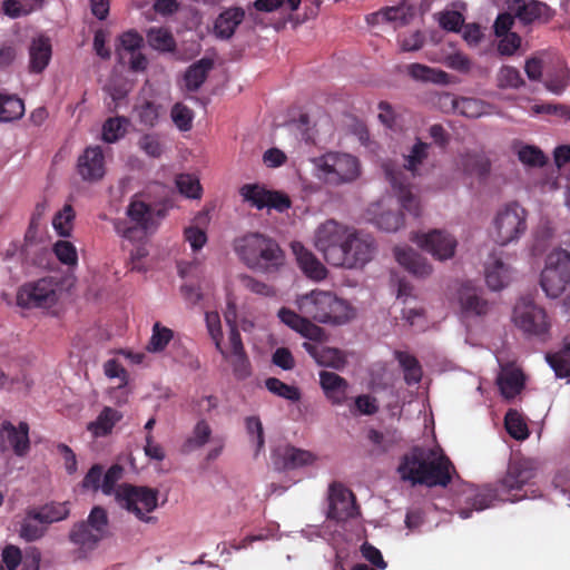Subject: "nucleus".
Instances as JSON below:
<instances>
[{"mask_svg": "<svg viewBox=\"0 0 570 570\" xmlns=\"http://www.w3.org/2000/svg\"><path fill=\"white\" fill-rule=\"evenodd\" d=\"M24 114V104L16 96L0 94V122L20 119Z\"/></svg>", "mask_w": 570, "mask_h": 570, "instance_id": "obj_42", "label": "nucleus"}, {"mask_svg": "<svg viewBox=\"0 0 570 570\" xmlns=\"http://www.w3.org/2000/svg\"><path fill=\"white\" fill-rule=\"evenodd\" d=\"M315 176L325 185L340 187L356 181L362 167L357 157L341 151H328L313 160Z\"/></svg>", "mask_w": 570, "mask_h": 570, "instance_id": "obj_6", "label": "nucleus"}, {"mask_svg": "<svg viewBox=\"0 0 570 570\" xmlns=\"http://www.w3.org/2000/svg\"><path fill=\"white\" fill-rule=\"evenodd\" d=\"M59 298V284L53 278H41L22 286L17 295L19 306L49 308Z\"/></svg>", "mask_w": 570, "mask_h": 570, "instance_id": "obj_14", "label": "nucleus"}, {"mask_svg": "<svg viewBox=\"0 0 570 570\" xmlns=\"http://www.w3.org/2000/svg\"><path fill=\"white\" fill-rule=\"evenodd\" d=\"M173 336L174 332L170 328L163 326L159 322H156L153 326V334L147 346L148 351H164Z\"/></svg>", "mask_w": 570, "mask_h": 570, "instance_id": "obj_51", "label": "nucleus"}, {"mask_svg": "<svg viewBox=\"0 0 570 570\" xmlns=\"http://www.w3.org/2000/svg\"><path fill=\"white\" fill-rule=\"evenodd\" d=\"M176 187L181 195L191 199L202 197L203 188L198 177L191 174H179L176 179Z\"/></svg>", "mask_w": 570, "mask_h": 570, "instance_id": "obj_49", "label": "nucleus"}, {"mask_svg": "<svg viewBox=\"0 0 570 570\" xmlns=\"http://www.w3.org/2000/svg\"><path fill=\"white\" fill-rule=\"evenodd\" d=\"M540 285L548 297L558 298L570 285V253L562 248L550 252L541 272Z\"/></svg>", "mask_w": 570, "mask_h": 570, "instance_id": "obj_9", "label": "nucleus"}, {"mask_svg": "<svg viewBox=\"0 0 570 570\" xmlns=\"http://www.w3.org/2000/svg\"><path fill=\"white\" fill-rule=\"evenodd\" d=\"M127 214L132 225L121 230L122 235L127 239L137 240L157 228L167 215V207L164 204L150 205L134 199L128 206Z\"/></svg>", "mask_w": 570, "mask_h": 570, "instance_id": "obj_11", "label": "nucleus"}, {"mask_svg": "<svg viewBox=\"0 0 570 570\" xmlns=\"http://www.w3.org/2000/svg\"><path fill=\"white\" fill-rule=\"evenodd\" d=\"M537 464L528 458H513L508 464L505 474L495 484L483 487L470 485L463 493L464 507L458 509L462 519H468L473 511H483L492 507L494 501L515 502L524 498L518 492L529 484L537 475Z\"/></svg>", "mask_w": 570, "mask_h": 570, "instance_id": "obj_1", "label": "nucleus"}, {"mask_svg": "<svg viewBox=\"0 0 570 570\" xmlns=\"http://www.w3.org/2000/svg\"><path fill=\"white\" fill-rule=\"evenodd\" d=\"M395 358L400 363L403 372H404V381L407 385L417 384L422 379V367L417 358L402 351L395 352Z\"/></svg>", "mask_w": 570, "mask_h": 570, "instance_id": "obj_39", "label": "nucleus"}, {"mask_svg": "<svg viewBox=\"0 0 570 570\" xmlns=\"http://www.w3.org/2000/svg\"><path fill=\"white\" fill-rule=\"evenodd\" d=\"M512 268L500 257L491 255L485 264V282L490 289L500 291L505 287L512 278Z\"/></svg>", "mask_w": 570, "mask_h": 570, "instance_id": "obj_30", "label": "nucleus"}, {"mask_svg": "<svg viewBox=\"0 0 570 570\" xmlns=\"http://www.w3.org/2000/svg\"><path fill=\"white\" fill-rule=\"evenodd\" d=\"M515 325L528 334L542 335L549 330L546 311L533 303L518 304L513 309Z\"/></svg>", "mask_w": 570, "mask_h": 570, "instance_id": "obj_20", "label": "nucleus"}, {"mask_svg": "<svg viewBox=\"0 0 570 570\" xmlns=\"http://www.w3.org/2000/svg\"><path fill=\"white\" fill-rule=\"evenodd\" d=\"M328 509L326 517L343 522L358 514V505L354 493L341 482H332L327 493Z\"/></svg>", "mask_w": 570, "mask_h": 570, "instance_id": "obj_17", "label": "nucleus"}, {"mask_svg": "<svg viewBox=\"0 0 570 570\" xmlns=\"http://www.w3.org/2000/svg\"><path fill=\"white\" fill-rule=\"evenodd\" d=\"M38 0H6L3 1V12L11 18H19L30 13Z\"/></svg>", "mask_w": 570, "mask_h": 570, "instance_id": "obj_56", "label": "nucleus"}, {"mask_svg": "<svg viewBox=\"0 0 570 570\" xmlns=\"http://www.w3.org/2000/svg\"><path fill=\"white\" fill-rule=\"evenodd\" d=\"M239 279H240L242 285L246 289H248L249 292H252L254 294H257L261 296H266V297L275 296V294H276L275 289L271 285H268L262 281H258L253 276L242 275L239 277Z\"/></svg>", "mask_w": 570, "mask_h": 570, "instance_id": "obj_62", "label": "nucleus"}, {"mask_svg": "<svg viewBox=\"0 0 570 570\" xmlns=\"http://www.w3.org/2000/svg\"><path fill=\"white\" fill-rule=\"evenodd\" d=\"M81 488L85 491L97 492L101 490L104 493H107V472H105L104 466L100 464L92 465L86 473Z\"/></svg>", "mask_w": 570, "mask_h": 570, "instance_id": "obj_45", "label": "nucleus"}, {"mask_svg": "<svg viewBox=\"0 0 570 570\" xmlns=\"http://www.w3.org/2000/svg\"><path fill=\"white\" fill-rule=\"evenodd\" d=\"M302 346L321 366L332 367L335 370H341L345 366V355L338 348L318 345L311 342H304Z\"/></svg>", "mask_w": 570, "mask_h": 570, "instance_id": "obj_29", "label": "nucleus"}, {"mask_svg": "<svg viewBox=\"0 0 570 570\" xmlns=\"http://www.w3.org/2000/svg\"><path fill=\"white\" fill-rule=\"evenodd\" d=\"M320 384L332 404L341 405L345 402L348 387L345 379L334 372L322 371L320 373Z\"/></svg>", "mask_w": 570, "mask_h": 570, "instance_id": "obj_33", "label": "nucleus"}, {"mask_svg": "<svg viewBox=\"0 0 570 570\" xmlns=\"http://www.w3.org/2000/svg\"><path fill=\"white\" fill-rule=\"evenodd\" d=\"M497 50L501 56H513L521 47V37L517 32H510L498 37Z\"/></svg>", "mask_w": 570, "mask_h": 570, "instance_id": "obj_60", "label": "nucleus"}, {"mask_svg": "<svg viewBox=\"0 0 570 570\" xmlns=\"http://www.w3.org/2000/svg\"><path fill=\"white\" fill-rule=\"evenodd\" d=\"M301 0H256L254 7L258 11L273 12L282 7H286L291 11L299 8Z\"/></svg>", "mask_w": 570, "mask_h": 570, "instance_id": "obj_63", "label": "nucleus"}, {"mask_svg": "<svg viewBox=\"0 0 570 570\" xmlns=\"http://www.w3.org/2000/svg\"><path fill=\"white\" fill-rule=\"evenodd\" d=\"M518 156L519 160L528 166L542 167L547 164V157L544 156L543 151L535 146H523L519 150Z\"/></svg>", "mask_w": 570, "mask_h": 570, "instance_id": "obj_57", "label": "nucleus"}, {"mask_svg": "<svg viewBox=\"0 0 570 570\" xmlns=\"http://www.w3.org/2000/svg\"><path fill=\"white\" fill-rule=\"evenodd\" d=\"M138 116L144 125L153 127L159 117V106L153 101L145 100L138 107Z\"/></svg>", "mask_w": 570, "mask_h": 570, "instance_id": "obj_64", "label": "nucleus"}, {"mask_svg": "<svg viewBox=\"0 0 570 570\" xmlns=\"http://www.w3.org/2000/svg\"><path fill=\"white\" fill-rule=\"evenodd\" d=\"M210 435L212 429L209 424L205 420H200L194 428L193 436L185 442L184 449L186 451L199 449L208 442Z\"/></svg>", "mask_w": 570, "mask_h": 570, "instance_id": "obj_52", "label": "nucleus"}, {"mask_svg": "<svg viewBox=\"0 0 570 570\" xmlns=\"http://www.w3.org/2000/svg\"><path fill=\"white\" fill-rule=\"evenodd\" d=\"M244 18L245 11L239 7L224 10L215 20V35L220 39H229L235 33L236 28L243 22Z\"/></svg>", "mask_w": 570, "mask_h": 570, "instance_id": "obj_34", "label": "nucleus"}, {"mask_svg": "<svg viewBox=\"0 0 570 570\" xmlns=\"http://www.w3.org/2000/svg\"><path fill=\"white\" fill-rule=\"evenodd\" d=\"M298 311L318 323L342 325L354 317V308L332 292L314 289L296 301Z\"/></svg>", "mask_w": 570, "mask_h": 570, "instance_id": "obj_4", "label": "nucleus"}, {"mask_svg": "<svg viewBox=\"0 0 570 570\" xmlns=\"http://www.w3.org/2000/svg\"><path fill=\"white\" fill-rule=\"evenodd\" d=\"M70 513L69 502H50L38 509L31 510V515L46 527L62 521Z\"/></svg>", "mask_w": 570, "mask_h": 570, "instance_id": "obj_35", "label": "nucleus"}, {"mask_svg": "<svg viewBox=\"0 0 570 570\" xmlns=\"http://www.w3.org/2000/svg\"><path fill=\"white\" fill-rule=\"evenodd\" d=\"M351 235L347 245H345L338 267L350 269L362 268L373 258L375 240L371 235L357 230L354 227Z\"/></svg>", "mask_w": 570, "mask_h": 570, "instance_id": "obj_15", "label": "nucleus"}, {"mask_svg": "<svg viewBox=\"0 0 570 570\" xmlns=\"http://www.w3.org/2000/svg\"><path fill=\"white\" fill-rule=\"evenodd\" d=\"M146 37L149 46L156 50L170 52L176 48V41L166 28L153 27L147 31Z\"/></svg>", "mask_w": 570, "mask_h": 570, "instance_id": "obj_43", "label": "nucleus"}, {"mask_svg": "<svg viewBox=\"0 0 570 570\" xmlns=\"http://www.w3.org/2000/svg\"><path fill=\"white\" fill-rule=\"evenodd\" d=\"M52 48L48 37L42 35L32 39L29 47V69L31 72H42L51 59Z\"/></svg>", "mask_w": 570, "mask_h": 570, "instance_id": "obj_32", "label": "nucleus"}, {"mask_svg": "<svg viewBox=\"0 0 570 570\" xmlns=\"http://www.w3.org/2000/svg\"><path fill=\"white\" fill-rule=\"evenodd\" d=\"M497 80L498 86L502 89H518L524 83L520 71L511 66H503L498 72Z\"/></svg>", "mask_w": 570, "mask_h": 570, "instance_id": "obj_55", "label": "nucleus"}, {"mask_svg": "<svg viewBox=\"0 0 570 570\" xmlns=\"http://www.w3.org/2000/svg\"><path fill=\"white\" fill-rule=\"evenodd\" d=\"M236 308L234 304H228L225 313L226 323L229 326L228 348L222 346L217 350L222 357L230 365L234 376L244 381L252 375V364L245 351L239 330L236 324Z\"/></svg>", "mask_w": 570, "mask_h": 570, "instance_id": "obj_10", "label": "nucleus"}, {"mask_svg": "<svg viewBox=\"0 0 570 570\" xmlns=\"http://www.w3.org/2000/svg\"><path fill=\"white\" fill-rule=\"evenodd\" d=\"M77 173L87 183L101 180L106 173L104 150L98 146L86 148L77 160Z\"/></svg>", "mask_w": 570, "mask_h": 570, "instance_id": "obj_22", "label": "nucleus"}, {"mask_svg": "<svg viewBox=\"0 0 570 570\" xmlns=\"http://www.w3.org/2000/svg\"><path fill=\"white\" fill-rule=\"evenodd\" d=\"M397 472L403 481L412 485L446 488L455 468L442 449L415 445L401 458Z\"/></svg>", "mask_w": 570, "mask_h": 570, "instance_id": "obj_2", "label": "nucleus"}, {"mask_svg": "<svg viewBox=\"0 0 570 570\" xmlns=\"http://www.w3.org/2000/svg\"><path fill=\"white\" fill-rule=\"evenodd\" d=\"M461 313L465 317L482 316L489 312V303L470 282L463 283L458 291Z\"/></svg>", "mask_w": 570, "mask_h": 570, "instance_id": "obj_25", "label": "nucleus"}, {"mask_svg": "<svg viewBox=\"0 0 570 570\" xmlns=\"http://www.w3.org/2000/svg\"><path fill=\"white\" fill-rule=\"evenodd\" d=\"M429 148V144L417 141L406 156L403 169L389 164L384 166L386 178L393 190L397 194L401 207L414 217L421 215V205L417 197L410 190V179L406 173L411 171L412 176L415 175L417 166L428 157Z\"/></svg>", "mask_w": 570, "mask_h": 570, "instance_id": "obj_5", "label": "nucleus"}, {"mask_svg": "<svg viewBox=\"0 0 570 570\" xmlns=\"http://www.w3.org/2000/svg\"><path fill=\"white\" fill-rule=\"evenodd\" d=\"M527 210L517 202L507 204L493 218V237L497 244L505 246L518 242L525 233Z\"/></svg>", "mask_w": 570, "mask_h": 570, "instance_id": "obj_12", "label": "nucleus"}, {"mask_svg": "<svg viewBox=\"0 0 570 570\" xmlns=\"http://www.w3.org/2000/svg\"><path fill=\"white\" fill-rule=\"evenodd\" d=\"M75 210L71 205H65L52 218V227L61 237H69L72 232Z\"/></svg>", "mask_w": 570, "mask_h": 570, "instance_id": "obj_48", "label": "nucleus"}, {"mask_svg": "<svg viewBox=\"0 0 570 570\" xmlns=\"http://www.w3.org/2000/svg\"><path fill=\"white\" fill-rule=\"evenodd\" d=\"M508 9L524 26L544 22L549 19V17H546L549 7L538 0H513L509 3Z\"/></svg>", "mask_w": 570, "mask_h": 570, "instance_id": "obj_26", "label": "nucleus"}, {"mask_svg": "<svg viewBox=\"0 0 570 570\" xmlns=\"http://www.w3.org/2000/svg\"><path fill=\"white\" fill-rule=\"evenodd\" d=\"M213 68V61L203 58L193 63L185 73L186 87L190 91H196L205 82L209 70Z\"/></svg>", "mask_w": 570, "mask_h": 570, "instance_id": "obj_40", "label": "nucleus"}, {"mask_svg": "<svg viewBox=\"0 0 570 570\" xmlns=\"http://www.w3.org/2000/svg\"><path fill=\"white\" fill-rule=\"evenodd\" d=\"M497 383L505 399H513L524 387V375L518 368H504L498 376Z\"/></svg>", "mask_w": 570, "mask_h": 570, "instance_id": "obj_36", "label": "nucleus"}, {"mask_svg": "<svg viewBox=\"0 0 570 570\" xmlns=\"http://www.w3.org/2000/svg\"><path fill=\"white\" fill-rule=\"evenodd\" d=\"M171 119L180 130L187 131L191 128L193 111L187 106L177 102L171 108Z\"/></svg>", "mask_w": 570, "mask_h": 570, "instance_id": "obj_61", "label": "nucleus"}, {"mask_svg": "<svg viewBox=\"0 0 570 570\" xmlns=\"http://www.w3.org/2000/svg\"><path fill=\"white\" fill-rule=\"evenodd\" d=\"M0 450L2 452L11 450L17 456H26L30 451L28 423L21 421L14 425L11 421H2L0 423Z\"/></svg>", "mask_w": 570, "mask_h": 570, "instance_id": "obj_18", "label": "nucleus"}, {"mask_svg": "<svg viewBox=\"0 0 570 570\" xmlns=\"http://www.w3.org/2000/svg\"><path fill=\"white\" fill-rule=\"evenodd\" d=\"M47 528L41 524L37 519L31 515V511L28 512L27 518L23 520L19 534L26 541H36L45 535Z\"/></svg>", "mask_w": 570, "mask_h": 570, "instance_id": "obj_53", "label": "nucleus"}, {"mask_svg": "<svg viewBox=\"0 0 570 570\" xmlns=\"http://www.w3.org/2000/svg\"><path fill=\"white\" fill-rule=\"evenodd\" d=\"M142 45L144 38L137 31L130 30L120 37L119 59L134 72L145 71L148 65L146 56L140 51Z\"/></svg>", "mask_w": 570, "mask_h": 570, "instance_id": "obj_21", "label": "nucleus"}, {"mask_svg": "<svg viewBox=\"0 0 570 570\" xmlns=\"http://www.w3.org/2000/svg\"><path fill=\"white\" fill-rule=\"evenodd\" d=\"M440 100L449 102L454 110L469 118H478L484 111L483 102L475 98H455L452 94L445 92Z\"/></svg>", "mask_w": 570, "mask_h": 570, "instance_id": "obj_38", "label": "nucleus"}, {"mask_svg": "<svg viewBox=\"0 0 570 570\" xmlns=\"http://www.w3.org/2000/svg\"><path fill=\"white\" fill-rule=\"evenodd\" d=\"M394 256L396 262L414 276L426 277L432 273V266L426 258L412 248L395 247Z\"/></svg>", "mask_w": 570, "mask_h": 570, "instance_id": "obj_31", "label": "nucleus"}, {"mask_svg": "<svg viewBox=\"0 0 570 570\" xmlns=\"http://www.w3.org/2000/svg\"><path fill=\"white\" fill-rule=\"evenodd\" d=\"M233 247L247 267L263 273H275L285 262L284 252L278 243L261 233H248L236 238Z\"/></svg>", "mask_w": 570, "mask_h": 570, "instance_id": "obj_3", "label": "nucleus"}, {"mask_svg": "<svg viewBox=\"0 0 570 570\" xmlns=\"http://www.w3.org/2000/svg\"><path fill=\"white\" fill-rule=\"evenodd\" d=\"M279 320L292 330L296 331L301 335L312 341H318L323 336V330L312 323L305 315H299L294 311L282 307L278 311Z\"/></svg>", "mask_w": 570, "mask_h": 570, "instance_id": "obj_28", "label": "nucleus"}, {"mask_svg": "<svg viewBox=\"0 0 570 570\" xmlns=\"http://www.w3.org/2000/svg\"><path fill=\"white\" fill-rule=\"evenodd\" d=\"M315 459L312 452L289 444L278 446L272 452V462L277 471L303 468L313 464Z\"/></svg>", "mask_w": 570, "mask_h": 570, "instance_id": "obj_23", "label": "nucleus"}, {"mask_svg": "<svg viewBox=\"0 0 570 570\" xmlns=\"http://www.w3.org/2000/svg\"><path fill=\"white\" fill-rule=\"evenodd\" d=\"M245 426L248 435L255 441V456H257L265 446L263 423L258 416H247Z\"/></svg>", "mask_w": 570, "mask_h": 570, "instance_id": "obj_54", "label": "nucleus"}, {"mask_svg": "<svg viewBox=\"0 0 570 570\" xmlns=\"http://www.w3.org/2000/svg\"><path fill=\"white\" fill-rule=\"evenodd\" d=\"M412 240L440 261L452 258L458 245L456 239L451 234L440 229L426 234H415Z\"/></svg>", "mask_w": 570, "mask_h": 570, "instance_id": "obj_19", "label": "nucleus"}, {"mask_svg": "<svg viewBox=\"0 0 570 570\" xmlns=\"http://www.w3.org/2000/svg\"><path fill=\"white\" fill-rule=\"evenodd\" d=\"M406 72L416 81L438 85H446L449 82V75L445 71L417 62L407 65Z\"/></svg>", "mask_w": 570, "mask_h": 570, "instance_id": "obj_37", "label": "nucleus"}, {"mask_svg": "<svg viewBox=\"0 0 570 570\" xmlns=\"http://www.w3.org/2000/svg\"><path fill=\"white\" fill-rule=\"evenodd\" d=\"M377 228L387 233L397 232L404 225V216L400 210H382L373 218Z\"/></svg>", "mask_w": 570, "mask_h": 570, "instance_id": "obj_46", "label": "nucleus"}, {"mask_svg": "<svg viewBox=\"0 0 570 570\" xmlns=\"http://www.w3.org/2000/svg\"><path fill=\"white\" fill-rule=\"evenodd\" d=\"M57 258L65 265L75 266L78 263L76 247L68 240H58L53 246Z\"/></svg>", "mask_w": 570, "mask_h": 570, "instance_id": "obj_59", "label": "nucleus"}, {"mask_svg": "<svg viewBox=\"0 0 570 570\" xmlns=\"http://www.w3.org/2000/svg\"><path fill=\"white\" fill-rule=\"evenodd\" d=\"M205 322L208 334L213 340L216 350H220L223 345V331L220 316L217 312H206Z\"/></svg>", "mask_w": 570, "mask_h": 570, "instance_id": "obj_58", "label": "nucleus"}, {"mask_svg": "<svg viewBox=\"0 0 570 570\" xmlns=\"http://www.w3.org/2000/svg\"><path fill=\"white\" fill-rule=\"evenodd\" d=\"M293 253L304 275L313 281L320 282L326 278L327 269L320 259L301 243L292 244Z\"/></svg>", "mask_w": 570, "mask_h": 570, "instance_id": "obj_27", "label": "nucleus"}, {"mask_svg": "<svg viewBox=\"0 0 570 570\" xmlns=\"http://www.w3.org/2000/svg\"><path fill=\"white\" fill-rule=\"evenodd\" d=\"M547 362L559 379H570V343H566L561 350L548 353Z\"/></svg>", "mask_w": 570, "mask_h": 570, "instance_id": "obj_41", "label": "nucleus"}, {"mask_svg": "<svg viewBox=\"0 0 570 570\" xmlns=\"http://www.w3.org/2000/svg\"><path fill=\"white\" fill-rule=\"evenodd\" d=\"M107 528V514L100 507H95L87 522L73 525L69 533L70 541L83 551L92 550L105 537Z\"/></svg>", "mask_w": 570, "mask_h": 570, "instance_id": "obj_13", "label": "nucleus"}, {"mask_svg": "<svg viewBox=\"0 0 570 570\" xmlns=\"http://www.w3.org/2000/svg\"><path fill=\"white\" fill-rule=\"evenodd\" d=\"M243 200L257 209L269 208L284 213L292 206V200L283 191L269 190L259 184H245L239 189Z\"/></svg>", "mask_w": 570, "mask_h": 570, "instance_id": "obj_16", "label": "nucleus"}, {"mask_svg": "<svg viewBox=\"0 0 570 570\" xmlns=\"http://www.w3.org/2000/svg\"><path fill=\"white\" fill-rule=\"evenodd\" d=\"M504 426L511 438L523 441L529 438V429L515 410H509L504 416Z\"/></svg>", "mask_w": 570, "mask_h": 570, "instance_id": "obj_47", "label": "nucleus"}, {"mask_svg": "<svg viewBox=\"0 0 570 570\" xmlns=\"http://www.w3.org/2000/svg\"><path fill=\"white\" fill-rule=\"evenodd\" d=\"M115 500L121 509L134 514L145 523H155L157 519L151 517L158 507L159 491L145 485L130 483L118 484L115 490Z\"/></svg>", "mask_w": 570, "mask_h": 570, "instance_id": "obj_7", "label": "nucleus"}, {"mask_svg": "<svg viewBox=\"0 0 570 570\" xmlns=\"http://www.w3.org/2000/svg\"><path fill=\"white\" fill-rule=\"evenodd\" d=\"M414 12L411 7L405 3H401L394 7H386L380 10L376 13H373L372 17L390 22H399L400 26H405L409 23L411 17H413Z\"/></svg>", "mask_w": 570, "mask_h": 570, "instance_id": "obj_44", "label": "nucleus"}, {"mask_svg": "<svg viewBox=\"0 0 570 570\" xmlns=\"http://www.w3.org/2000/svg\"><path fill=\"white\" fill-rule=\"evenodd\" d=\"M127 384L128 373L125 367L117 360L109 358V401L120 409L128 402Z\"/></svg>", "mask_w": 570, "mask_h": 570, "instance_id": "obj_24", "label": "nucleus"}, {"mask_svg": "<svg viewBox=\"0 0 570 570\" xmlns=\"http://www.w3.org/2000/svg\"><path fill=\"white\" fill-rule=\"evenodd\" d=\"M352 229L353 227L341 224L335 219H327L317 227L314 244L328 264L338 267L345 245L352 236Z\"/></svg>", "mask_w": 570, "mask_h": 570, "instance_id": "obj_8", "label": "nucleus"}, {"mask_svg": "<svg viewBox=\"0 0 570 570\" xmlns=\"http://www.w3.org/2000/svg\"><path fill=\"white\" fill-rule=\"evenodd\" d=\"M266 389L285 400L296 402L301 399V392L296 386L288 385L276 377H268L265 381Z\"/></svg>", "mask_w": 570, "mask_h": 570, "instance_id": "obj_50", "label": "nucleus"}]
</instances>
